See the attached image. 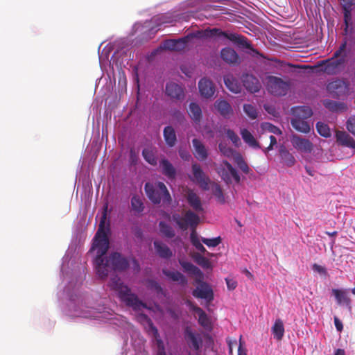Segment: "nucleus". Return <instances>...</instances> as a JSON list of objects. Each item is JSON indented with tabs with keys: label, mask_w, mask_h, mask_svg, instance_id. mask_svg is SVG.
Here are the masks:
<instances>
[{
	"label": "nucleus",
	"mask_w": 355,
	"mask_h": 355,
	"mask_svg": "<svg viewBox=\"0 0 355 355\" xmlns=\"http://www.w3.org/2000/svg\"><path fill=\"white\" fill-rule=\"evenodd\" d=\"M70 254L68 250L61 266L63 279L67 282L64 289L58 293L62 312L69 317L98 320L118 327L123 331L125 343L121 355H148L145 350L146 340L123 316L100 304L96 305L89 295L80 293L86 267L81 261L69 258Z\"/></svg>",
	"instance_id": "nucleus-1"
},
{
	"label": "nucleus",
	"mask_w": 355,
	"mask_h": 355,
	"mask_svg": "<svg viewBox=\"0 0 355 355\" xmlns=\"http://www.w3.org/2000/svg\"><path fill=\"white\" fill-rule=\"evenodd\" d=\"M106 218L107 213L105 210L91 248L92 250L96 251L94 260L95 270L97 276L102 279H105L113 272L123 271L129 267L128 260L119 252H113L108 257H104L109 248L107 234L110 228L109 224H105Z\"/></svg>",
	"instance_id": "nucleus-2"
},
{
	"label": "nucleus",
	"mask_w": 355,
	"mask_h": 355,
	"mask_svg": "<svg viewBox=\"0 0 355 355\" xmlns=\"http://www.w3.org/2000/svg\"><path fill=\"white\" fill-rule=\"evenodd\" d=\"M192 38L218 39L220 40L227 39L232 42L239 47L249 49L255 54L258 53V51L253 49L245 37L236 33L222 31L220 29L217 28H208L204 30L198 31L178 40H165L160 46V49L181 51L187 46L189 41Z\"/></svg>",
	"instance_id": "nucleus-3"
},
{
	"label": "nucleus",
	"mask_w": 355,
	"mask_h": 355,
	"mask_svg": "<svg viewBox=\"0 0 355 355\" xmlns=\"http://www.w3.org/2000/svg\"><path fill=\"white\" fill-rule=\"evenodd\" d=\"M107 286L125 306L131 308L135 311H140L144 309H148L146 304L117 275L110 278Z\"/></svg>",
	"instance_id": "nucleus-4"
},
{
	"label": "nucleus",
	"mask_w": 355,
	"mask_h": 355,
	"mask_svg": "<svg viewBox=\"0 0 355 355\" xmlns=\"http://www.w3.org/2000/svg\"><path fill=\"white\" fill-rule=\"evenodd\" d=\"M352 52V48H347V40H345L336 50L331 59L326 60L323 71L328 75H336L345 68V64Z\"/></svg>",
	"instance_id": "nucleus-5"
},
{
	"label": "nucleus",
	"mask_w": 355,
	"mask_h": 355,
	"mask_svg": "<svg viewBox=\"0 0 355 355\" xmlns=\"http://www.w3.org/2000/svg\"><path fill=\"white\" fill-rule=\"evenodd\" d=\"M144 190L149 200L155 205L161 202L169 205L171 202V195L166 185L162 182H148L145 184Z\"/></svg>",
	"instance_id": "nucleus-6"
},
{
	"label": "nucleus",
	"mask_w": 355,
	"mask_h": 355,
	"mask_svg": "<svg viewBox=\"0 0 355 355\" xmlns=\"http://www.w3.org/2000/svg\"><path fill=\"white\" fill-rule=\"evenodd\" d=\"M293 117L291 119L292 127L298 132L307 134L311 130V125L306 121L312 114V110L307 106H298L292 109Z\"/></svg>",
	"instance_id": "nucleus-7"
},
{
	"label": "nucleus",
	"mask_w": 355,
	"mask_h": 355,
	"mask_svg": "<svg viewBox=\"0 0 355 355\" xmlns=\"http://www.w3.org/2000/svg\"><path fill=\"white\" fill-rule=\"evenodd\" d=\"M138 320L144 325L147 334L152 338L155 355H167L164 343L150 318L146 314H140Z\"/></svg>",
	"instance_id": "nucleus-8"
},
{
	"label": "nucleus",
	"mask_w": 355,
	"mask_h": 355,
	"mask_svg": "<svg viewBox=\"0 0 355 355\" xmlns=\"http://www.w3.org/2000/svg\"><path fill=\"white\" fill-rule=\"evenodd\" d=\"M217 173L227 184L239 183L241 177L237 171L227 160H223L217 168Z\"/></svg>",
	"instance_id": "nucleus-9"
},
{
	"label": "nucleus",
	"mask_w": 355,
	"mask_h": 355,
	"mask_svg": "<svg viewBox=\"0 0 355 355\" xmlns=\"http://www.w3.org/2000/svg\"><path fill=\"white\" fill-rule=\"evenodd\" d=\"M289 87V84L281 78L273 76H270L267 78V89L274 96H285Z\"/></svg>",
	"instance_id": "nucleus-10"
},
{
	"label": "nucleus",
	"mask_w": 355,
	"mask_h": 355,
	"mask_svg": "<svg viewBox=\"0 0 355 355\" xmlns=\"http://www.w3.org/2000/svg\"><path fill=\"white\" fill-rule=\"evenodd\" d=\"M184 338L188 347L193 351H198L202 345V335L190 327L184 329Z\"/></svg>",
	"instance_id": "nucleus-11"
},
{
	"label": "nucleus",
	"mask_w": 355,
	"mask_h": 355,
	"mask_svg": "<svg viewBox=\"0 0 355 355\" xmlns=\"http://www.w3.org/2000/svg\"><path fill=\"white\" fill-rule=\"evenodd\" d=\"M193 178L191 180L198 184L200 187L207 191L209 189L210 180L202 170L200 166L196 163L192 164Z\"/></svg>",
	"instance_id": "nucleus-12"
},
{
	"label": "nucleus",
	"mask_w": 355,
	"mask_h": 355,
	"mask_svg": "<svg viewBox=\"0 0 355 355\" xmlns=\"http://www.w3.org/2000/svg\"><path fill=\"white\" fill-rule=\"evenodd\" d=\"M290 140L293 148L298 152L310 153L312 151L313 144L308 139L301 137L296 134H292Z\"/></svg>",
	"instance_id": "nucleus-13"
},
{
	"label": "nucleus",
	"mask_w": 355,
	"mask_h": 355,
	"mask_svg": "<svg viewBox=\"0 0 355 355\" xmlns=\"http://www.w3.org/2000/svg\"><path fill=\"white\" fill-rule=\"evenodd\" d=\"M192 294L195 297L203 299L207 303H210L214 300L213 290L205 282H200L193 291Z\"/></svg>",
	"instance_id": "nucleus-14"
},
{
	"label": "nucleus",
	"mask_w": 355,
	"mask_h": 355,
	"mask_svg": "<svg viewBox=\"0 0 355 355\" xmlns=\"http://www.w3.org/2000/svg\"><path fill=\"white\" fill-rule=\"evenodd\" d=\"M327 89L338 97L345 96L349 93V84L341 79H336L327 85Z\"/></svg>",
	"instance_id": "nucleus-15"
},
{
	"label": "nucleus",
	"mask_w": 355,
	"mask_h": 355,
	"mask_svg": "<svg viewBox=\"0 0 355 355\" xmlns=\"http://www.w3.org/2000/svg\"><path fill=\"white\" fill-rule=\"evenodd\" d=\"M349 289L346 288H334L331 293L334 296L338 305L346 306L351 309V299L349 296Z\"/></svg>",
	"instance_id": "nucleus-16"
},
{
	"label": "nucleus",
	"mask_w": 355,
	"mask_h": 355,
	"mask_svg": "<svg viewBox=\"0 0 355 355\" xmlns=\"http://www.w3.org/2000/svg\"><path fill=\"white\" fill-rule=\"evenodd\" d=\"M241 80L243 85L248 92L255 93L259 91L261 85L259 79L254 76L243 73L241 76Z\"/></svg>",
	"instance_id": "nucleus-17"
},
{
	"label": "nucleus",
	"mask_w": 355,
	"mask_h": 355,
	"mask_svg": "<svg viewBox=\"0 0 355 355\" xmlns=\"http://www.w3.org/2000/svg\"><path fill=\"white\" fill-rule=\"evenodd\" d=\"M199 92L202 96L206 98L212 97L215 93L214 83L209 79L203 78L198 83Z\"/></svg>",
	"instance_id": "nucleus-18"
},
{
	"label": "nucleus",
	"mask_w": 355,
	"mask_h": 355,
	"mask_svg": "<svg viewBox=\"0 0 355 355\" xmlns=\"http://www.w3.org/2000/svg\"><path fill=\"white\" fill-rule=\"evenodd\" d=\"M166 94L171 98L182 100L184 98V93L183 88L177 83L171 82L166 85Z\"/></svg>",
	"instance_id": "nucleus-19"
},
{
	"label": "nucleus",
	"mask_w": 355,
	"mask_h": 355,
	"mask_svg": "<svg viewBox=\"0 0 355 355\" xmlns=\"http://www.w3.org/2000/svg\"><path fill=\"white\" fill-rule=\"evenodd\" d=\"M220 57L224 62L230 64H237L239 60L238 53L230 47L222 49L220 51Z\"/></svg>",
	"instance_id": "nucleus-20"
},
{
	"label": "nucleus",
	"mask_w": 355,
	"mask_h": 355,
	"mask_svg": "<svg viewBox=\"0 0 355 355\" xmlns=\"http://www.w3.org/2000/svg\"><path fill=\"white\" fill-rule=\"evenodd\" d=\"M187 200L189 205L192 207V209L195 211L200 213L204 211L200 197L193 191H188L187 195Z\"/></svg>",
	"instance_id": "nucleus-21"
},
{
	"label": "nucleus",
	"mask_w": 355,
	"mask_h": 355,
	"mask_svg": "<svg viewBox=\"0 0 355 355\" xmlns=\"http://www.w3.org/2000/svg\"><path fill=\"white\" fill-rule=\"evenodd\" d=\"M183 221L186 225V230L190 227L192 230V232H195V230L200 222V218L196 213L189 210L184 214Z\"/></svg>",
	"instance_id": "nucleus-22"
},
{
	"label": "nucleus",
	"mask_w": 355,
	"mask_h": 355,
	"mask_svg": "<svg viewBox=\"0 0 355 355\" xmlns=\"http://www.w3.org/2000/svg\"><path fill=\"white\" fill-rule=\"evenodd\" d=\"M159 167L163 175L170 180L175 178L176 170L173 164L166 159L164 158L159 161Z\"/></svg>",
	"instance_id": "nucleus-23"
},
{
	"label": "nucleus",
	"mask_w": 355,
	"mask_h": 355,
	"mask_svg": "<svg viewBox=\"0 0 355 355\" xmlns=\"http://www.w3.org/2000/svg\"><path fill=\"white\" fill-rule=\"evenodd\" d=\"M224 83L226 87L233 93L238 94L241 92L242 85L232 74L224 76Z\"/></svg>",
	"instance_id": "nucleus-24"
},
{
	"label": "nucleus",
	"mask_w": 355,
	"mask_h": 355,
	"mask_svg": "<svg viewBox=\"0 0 355 355\" xmlns=\"http://www.w3.org/2000/svg\"><path fill=\"white\" fill-rule=\"evenodd\" d=\"M336 137L339 144L352 149H355V141L347 132L338 131L336 134Z\"/></svg>",
	"instance_id": "nucleus-25"
},
{
	"label": "nucleus",
	"mask_w": 355,
	"mask_h": 355,
	"mask_svg": "<svg viewBox=\"0 0 355 355\" xmlns=\"http://www.w3.org/2000/svg\"><path fill=\"white\" fill-rule=\"evenodd\" d=\"M192 144L195 148L196 157L200 161L206 159L208 157L207 150L201 141L198 139H193Z\"/></svg>",
	"instance_id": "nucleus-26"
},
{
	"label": "nucleus",
	"mask_w": 355,
	"mask_h": 355,
	"mask_svg": "<svg viewBox=\"0 0 355 355\" xmlns=\"http://www.w3.org/2000/svg\"><path fill=\"white\" fill-rule=\"evenodd\" d=\"M157 254L162 258L168 259L172 257L171 249L160 241H155L153 243Z\"/></svg>",
	"instance_id": "nucleus-27"
},
{
	"label": "nucleus",
	"mask_w": 355,
	"mask_h": 355,
	"mask_svg": "<svg viewBox=\"0 0 355 355\" xmlns=\"http://www.w3.org/2000/svg\"><path fill=\"white\" fill-rule=\"evenodd\" d=\"M193 310L198 315V323L205 329H210L211 328V323L206 313L198 306H194Z\"/></svg>",
	"instance_id": "nucleus-28"
},
{
	"label": "nucleus",
	"mask_w": 355,
	"mask_h": 355,
	"mask_svg": "<svg viewBox=\"0 0 355 355\" xmlns=\"http://www.w3.org/2000/svg\"><path fill=\"white\" fill-rule=\"evenodd\" d=\"M273 337L277 340H281L284 335V326L281 319H276L271 328Z\"/></svg>",
	"instance_id": "nucleus-29"
},
{
	"label": "nucleus",
	"mask_w": 355,
	"mask_h": 355,
	"mask_svg": "<svg viewBox=\"0 0 355 355\" xmlns=\"http://www.w3.org/2000/svg\"><path fill=\"white\" fill-rule=\"evenodd\" d=\"M241 135L244 142L246 143L249 146L256 149L260 148L259 143L248 130L246 128L241 129Z\"/></svg>",
	"instance_id": "nucleus-30"
},
{
	"label": "nucleus",
	"mask_w": 355,
	"mask_h": 355,
	"mask_svg": "<svg viewBox=\"0 0 355 355\" xmlns=\"http://www.w3.org/2000/svg\"><path fill=\"white\" fill-rule=\"evenodd\" d=\"M163 134H164V138L165 139L166 144L169 147L174 146L176 143L177 138H176V134H175V130L173 129V128L171 126H169V125L165 127L164 129Z\"/></svg>",
	"instance_id": "nucleus-31"
},
{
	"label": "nucleus",
	"mask_w": 355,
	"mask_h": 355,
	"mask_svg": "<svg viewBox=\"0 0 355 355\" xmlns=\"http://www.w3.org/2000/svg\"><path fill=\"white\" fill-rule=\"evenodd\" d=\"M162 273L174 282H179L182 284L187 283L186 277L180 272L163 269Z\"/></svg>",
	"instance_id": "nucleus-32"
},
{
	"label": "nucleus",
	"mask_w": 355,
	"mask_h": 355,
	"mask_svg": "<svg viewBox=\"0 0 355 355\" xmlns=\"http://www.w3.org/2000/svg\"><path fill=\"white\" fill-rule=\"evenodd\" d=\"M179 263L185 272L196 276H200L202 275L201 270L191 262L183 260H179Z\"/></svg>",
	"instance_id": "nucleus-33"
},
{
	"label": "nucleus",
	"mask_w": 355,
	"mask_h": 355,
	"mask_svg": "<svg viewBox=\"0 0 355 355\" xmlns=\"http://www.w3.org/2000/svg\"><path fill=\"white\" fill-rule=\"evenodd\" d=\"M215 107L220 114L224 116L230 114L232 112L231 105L225 100L216 101Z\"/></svg>",
	"instance_id": "nucleus-34"
},
{
	"label": "nucleus",
	"mask_w": 355,
	"mask_h": 355,
	"mask_svg": "<svg viewBox=\"0 0 355 355\" xmlns=\"http://www.w3.org/2000/svg\"><path fill=\"white\" fill-rule=\"evenodd\" d=\"M189 114L195 122H199L202 116L200 107L196 103H191L189 105Z\"/></svg>",
	"instance_id": "nucleus-35"
},
{
	"label": "nucleus",
	"mask_w": 355,
	"mask_h": 355,
	"mask_svg": "<svg viewBox=\"0 0 355 355\" xmlns=\"http://www.w3.org/2000/svg\"><path fill=\"white\" fill-rule=\"evenodd\" d=\"M142 155L144 159L150 165L156 166L157 164V157L155 153L150 148H145L142 150Z\"/></svg>",
	"instance_id": "nucleus-36"
},
{
	"label": "nucleus",
	"mask_w": 355,
	"mask_h": 355,
	"mask_svg": "<svg viewBox=\"0 0 355 355\" xmlns=\"http://www.w3.org/2000/svg\"><path fill=\"white\" fill-rule=\"evenodd\" d=\"M209 189H211L213 195L215 196L218 202H220V204L225 203V196L223 194L220 186L218 184L212 182L211 184V187H209Z\"/></svg>",
	"instance_id": "nucleus-37"
},
{
	"label": "nucleus",
	"mask_w": 355,
	"mask_h": 355,
	"mask_svg": "<svg viewBox=\"0 0 355 355\" xmlns=\"http://www.w3.org/2000/svg\"><path fill=\"white\" fill-rule=\"evenodd\" d=\"M159 227L161 234L168 239L173 238L175 235V230L173 228L164 221H160L159 223Z\"/></svg>",
	"instance_id": "nucleus-38"
},
{
	"label": "nucleus",
	"mask_w": 355,
	"mask_h": 355,
	"mask_svg": "<svg viewBox=\"0 0 355 355\" xmlns=\"http://www.w3.org/2000/svg\"><path fill=\"white\" fill-rule=\"evenodd\" d=\"M280 156L283 163L288 167H291L295 164V157L287 150H282Z\"/></svg>",
	"instance_id": "nucleus-39"
},
{
	"label": "nucleus",
	"mask_w": 355,
	"mask_h": 355,
	"mask_svg": "<svg viewBox=\"0 0 355 355\" xmlns=\"http://www.w3.org/2000/svg\"><path fill=\"white\" fill-rule=\"evenodd\" d=\"M218 148L220 153L226 157L232 159L233 160L235 159L236 155H239L240 153H237L233 148L227 146L225 144L220 143L218 145Z\"/></svg>",
	"instance_id": "nucleus-40"
},
{
	"label": "nucleus",
	"mask_w": 355,
	"mask_h": 355,
	"mask_svg": "<svg viewBox=\"0 0 355 355\" xmlns=\"http://www.w3.org/2000/svg\"><path fill=\"white\" fill-rule=\"evenodd\" d=\"M190 240L192 245L196 248L197 250L200 252L201 253L207 252V250L203 246V245L200 243V241L198 236L196 233V232H191L190 234Z\"/></svg>",
	"instance_id": "nucleus-41"
},
{
	"label": "nucleus",
	"mask_w": 355,
	"mask_h": 355,
	"mask_svg": "<svg viewBox=\"0 0 355 355\" xmlns=\"http://www.w3.org/2000/svg\"><path fill=\"white\" fill-rule=\"evenodd\" d=\"M132 209L137 213L144 211V206L141 198L139 196H134L131 199Z\"/></svg>",
	"instance_id": "nucleus-42"
},
{
	"label": "nucleus",
	"mask_w": 355,
	"mask_h": 355,
	"mask_svg": "<svg viewBox=\"0 0 355 355\" xmlns=\"http://www.w3.org/2000/svg\"><path fill=\"white\" fill-rule=\"evenodd\" d=\"M316 129L318 132L325 138L330 137L331 135V130L327 124L322 122H318L316 123Z\"/></svg>",
	"instance_id": "nucleus-43"
},
{
	"label": "nucleus",
	"mask_w": 355,
	"mask_h": 355,
	"mask_svg": "<svg viewBox=\"0 0 355 355\" xmlns=\"http://www.w3.org/2000/svg\"><path fill=\"white\" fill-rule=\"evenodd\" d=\"M112 49H113V45L109 44L103 48V49L101 53L98 51L99 62H100L101 66H102V64L104 62H106L107 60H108L109 57H110V53L112 51Z\"/></svg>",
	"instance_id": "nucleus-44"
},
{
	"label": "nucleus",
	"mask_w": 355,
	"mask_h": 355,
	"mask_svg": "<svg viewBox=\"0 0 355 355\" xmlns=\"http://www.w3.org/2000/svg\"><path fill=\"white\" fill-rule=\"evenodd\" d=\"M234 162L237 165V166L242 171V172H243L245 174H248L249 173V167L241 154L236 155V157L234 159Z\"/></svg>",
	"instance_id": "nucleus-45"
},
{
	"label": "nucleus",
	"mask_w": 355,
	"mask_h": 355,
	"mask_svg": "<svg viewBox=\"0 0 355 355\" xmlns=\"http://www.w3.org/2000/svg\"><path fill=\"white\" fill-rule=\"evenodd\" d=\"M243 111L252 119H255L258 116V112L256 107L251 104H244Z\"/></svg>",
	"instance_id": "nucleus-46"
},
{
	"label": "nucleus",
	"mask_w": 355,
	"mask_h": 355,
	"mask_svg": "<svg viewBox=\"0 0 355 355\" xmlns=\"http://www.w3.org/2000/svg\"><path fill=\"white\" fill-rule=\"evenodd\" d=\"M164 16L160 17L159 19V23L157 24L156 27H152L148 29V36L146 39H150L159 30L161 29V26L165 23H169L170 21H165L164 19Z\"/></svg>",
	"instance_id": "nucleus-47"
},
{
	"label": "nucleus",
	"mask_w": 355,
	"mask_h": 355,
	"mask_svg": "<svg viewBox=\"0 0 355 355\" xmlns=\"http://www.w3.org/2000/svg\"><path fill=\"white\" fill-rule=\"evenodd\" d=\"M200 240L204 244H205L209 248H215L221 243V238L220 236L212 239H206L204 237H201Z\"/></svg>",
	"instance_id": "nucleus-48"
},
{
	"label": "nucleus",
	"mask_w": 355,
	"mask_h": 355,
	"mask_svg": "<svg viewBox=\"0 0 355 355\" xmlns=\"http://www.w3.org/2000/svg\"><path fill=\"white\" fill-rule=\"evenodd\" d=\"M261 128L263 130H267L277 135H282V130L278 127L272 125L270 123H263L261 124Z\"/></svg>",
	"instance_id": "nucleus-49"
},
{
	"label": "nucleus",
	"mask_w": 355,
	"mask_h": 355,
	"mask_svg": "<svg viewBox=\"0 0 355 355\" xmlns=\"http://www.w3.org/2000/svg\"><path fill=\"white\" fill-rule=\"evenodd\" d=\"M226 135L228 139L232 142V144L236 146L239 147L241 144V140L239 136L230 129H227L226 130Z\"/></svg>",
	"instance_id": "nucleus-50"
},
{
	"label": "nucleus",
	"mask_w": 355,
	"mask_h": 355,
	"mask_svg": "<svg viewBox=\"0 0 355 355\" xmlns=\"http://www.w3.org/2000/svg\"><path fill=\"white\" fill-rule=\"evenodd\" d=\"M147 287L155 291L157 294H162L163 292V289L159 285V284L153 279H148L147 280Z\"/></svg>",
	"instance_id": "nucleus-51"
},
{
	"label": "nucleus",
	"mask_w": 355,
	"mask_h": 355,
	"mask_svg": "<svg viewBox=\"0 0 355 355\" xmlns=\"http://www.w3.org/2000/svg\"><path fill=\"white\" fill-rule=\"evenodd\" d=\"M172 220L173 222H175L177 224V225L178 226V227L180 230H182L183 231L186 230V225L184 223L183 218H182L180 214H173Z\"/></svg>",
	"instance_id": "nucleus-52"
},
{
	"label": "nucleus",
	"mask_w": 355,
	"mask_h": 355,
	"mask_svg": "<svg viewBox=\"0 0 355 355\" xmlns=\"http://www.w3.org/2000/svg\"><path fill=\"white\" fill-rule=\"evenodd\" d=\"M343 4V8L345 11V19H347V12H349V11L352 10V7L353 6H355V0H341ZM345 21L347 22V19H345Z\"/></svg>",
	"instance_id": "nucleus-53"
},
{
	"label": "nucleus",
	"mask_w": 355,
	"mask_h": 355,
	"mask_svg": "<svg viewBox=\"0 0 355 355\" xmlns=\"http://www.w3.org/2000/svg\"><path fill=\"white\" fill-rule=\"evenodd\" d=\"M195 260L198 264H199L203 268H209V260L205 257L200 255V254H196L195 255Z\"/></svg>",
	"instance_id": "nucleus-54"
},
{
	"label": "nucleus",
	"mask_w": 355,
	"mask_h": 355,
	"mask_svg": "<svg viewBox=\"0 0 355 355\" xmlns=\"http://www.w3.org/2000/svg\"><path fill=\"white\" fill-rule=\"evenodd\" d=\"M347 130L355 136V116H350L347 122Z\"/></svg>",
	"instance_id": "nucleus-55"
},
{
	"label": "nucleus",
	"mask_w": 355,
	"mask_h": 355,
	"mask_svg": "<svg viewBox=\"0 0 355 355\" xmlns=\"http://www.w3.org/2000/svg\"><path fill=\"white\" fill-rule=\"evenodd\" d=\"M312 270L314 272H318V273H319L320 275H327V269L324 266H322L318 265L317 263L313 264Z\"/></svg>",
	"instance_id": "nucleus-56"
},
{
	"label": "nucleus",
	"mask_w": 355,
	"mask_h": 355,
	"mask_svg": "<svg viewBox=\"0 0 355 355\" xmlns=\"http://www.w3.org/2000/svg\"><path fill=\"white\" fill-rule=\"evenodd\" d=\"M150 26V22L148 21H146L145 22V26H142L140 23L139 22H137L134 24L133 26V30L135 31V32H137V31H141L142 33H146V31H144V28H149Z\"/></svg>",
	"instance_id": "nucleus-57"
},
{
	"label": "nucleus",
	"mask_w": 355,
	"mask_h": 355,
	"mask_svg": "<svg viewBox=\"0 0 355 355\" xmlns=\"http://www.w3.org/2000/svg\"><path fill=\"white\" fill-rule=\"evenodd\" d=\"M242 336H240L239 338V345L238 347V355H247V349L245 347V343L242 340Z\"/></svg>",
	"instance_id": "nucleus-58"
},
{
	"label": "nucleus",
	"mask_w": 355,
	"mask_h": 355,
	"mask_svg": "<svg viewBox=\"0 0 355 355\" xmlns=\"http://www.w3.org/2000/svg\"><path fill=\"white\" fill-rule=\"evenodd\" d=\"M225 282L228 290L233 291L237 286V282L233 278H225Z\"/></svg>",
	"instance_id": "nucleus-59"
},
{
	"label": "nucleus",
	"mask_w": 355,
	"mask_h": 355,
	"mask_svg": "<svg viewBox=\"0 0 355 355\" xmlns=\"http://www.w3.org/2000/svg\"><path fill=\"white\" fill-rule=\"evenodd\" d=\"M334 320L336 330L338 332H341L343 329V325L342 322L336 316L334 317Z\"/></svg>",
	"instance_id": "nucleus-60"
},
{
	"label": "nucleus",
	"mask_w": 355,
	"mask_h": 355,
	"mask_svg": "<svg viewBox=\"0 0 355 355\" xmlns=\"http://www.w3.org/2000/svg\"><path fill=\"white\" fill-rule=\"evenodd\" d=\"M270 146L264 150L265 153L272 150V147L275 145H276L277 143L275 137L273 135L270 136Z\"/></svg>",
	"instance_id": "nucleus-61"
},
{
	"label": "nucleus",
	"mask_w": 355,
	"mask_h": 355,
	"mask_svg": "<svg viewBox=\"0 0 355 355\" xmlns=\"http://www.w3.org/2000/svg\"><path fill=\"white\" fill-rule=\"evenodd\" d=\"M179 155L184 160H189L191 157L189 152L182 150H179Z\"/></svg>",
	"instance_id": "nucleus-62"
},
{
	"label": "nucleus",
	"mask_w": 355,
	"mask_h": 355,
	"mask_svg": "<svg viewBox=\"0 0 355 355\" xmlns=\"http://www.w3.org/2000/svg\"><path fill=\"white\" fill-rule=\"evenodd\" d=\"M173 116L176 118L178 121H182L184 118L183 114L180 110H175Z\"/></svg>",
	"instance_id": "nucleus-63"
},
{
	"label": "nucleus",
	"mask_w": 355,
	"mask_h": 355,
	"mask_svg": "<svg viewBox=\"0 0 355 355\" xmlns=\"http://www.w3.org/2000/svg\"><path fill=\"white\" fill-rule=\"evenodd\" d=\"M227 345H228V348H229V354L230 355H232L233 354V348H232V343H234L235 345H237V341L236 340H227Z\"/></svg>",
	"instance_id": "nucleus-64"
}]
</instances>
